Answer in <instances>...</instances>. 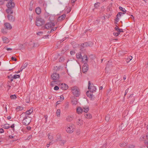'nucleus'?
<instances>
[{
	"label": "nucleus",
	"instance_id": "c03bdc74",
	"mask_svg": "<svg viewBox=\"0 0 148 148\" xmlns=\"http://www.w3.org/2000/svg\"><path fill=\"white\" fill-rule=\"evenodd\" d=\"M70 53L71 55H73L75 53V52L74 51H71L70 52Z\"/></svg>",
	"mask_w": 148,
	"mask_h": 148
},
{
	"label": "nucleus",
	"instance_id": "603ef678",
	"mask_svg": "<svg viewBox=\"0 0 148 148\" xmlns=\"http://www.w3.org/2000/svg\"><path fill=\"white\" fill-rule=\"evenodd\" d=\"M88 93H89V92L88 91L87 92H86V94L87 95V96H90V97H92V93H90V95L89 96V95H88Z\"/></svg>",
	"mask_w": 148,
	"mask_h": 148
},
{
	"label": "nucleus",
	"instance_id": "dca6fc26",
	"mask_svg": "<svg viewBox=\"0 0 148 148\" xmlns=\"http://www.w3.org/2000/svg\"><path fill=\"white\" fill-rule=\"evenodd\" d=\"M92 45V43L91 42H85L83 44L82 47H86L90 46Z\"/></svg>",
	"mask_w": 148,
	"mask_h": 148
},
{
	"label": "nucleus",
	"instance_id": "2f4dec72",
	"mask_svg": "<svg viewBox=\"0 0 148 148\" xmlns=\"http://www.w3.org/2000/svg\"><path fill=\"white\" fill-rule=\"evenodd\" d=\"M61 111L60 110L58 109L56 111V114L57 117H60V116Z\"/></svg>",
	"mask_w": 148,
	"mask_h": 148
},
{
	"label": "nucleus",
	"instance_id": "2eb2a0df",
	"mask_svg": "<svg viewBox=\"0 0 148 148\" xmlns=\"http://www.w3.org/2000/svg\"><path fill=\"white\" fill-rule=\"evenodd\" d=\"M81 60L82 62H84V63H86L88 60L87 56L86 55H84L82 57V58Z\"/></svg>",
	"mask_w": 148,
	"mask_h": 148
},
{
	"label": "nucleus",
	"instance_id": "a18cd8bd",
	"mask_svg": "<svg viewBox=\"0 0 148 148\" xmlns=\"http://www.w3.org/2000/svg\"><path fill=\"white\" fill-rule=\"evenodd\" d=\"M145 138V136H142L140 138V140H144Z\"/></svg>",
	"mask_w": 148,
	"mask_h": 148
},
{
	"label": "nucleus",
	"instance_id": "09e8293b",
	"mask_svg": "<svg viewBox=\"0 0 148 148\" xmlns=\"http://www.w3.org/2000/svg\"><path fill=\"white\" fill-rule=\"evenodd\" d=\"M134 146L133 145H130L128 146V148H134Z\"/></svg>",
	"mask_w": 148,
	"mask_h": 148
},
{
	"label": "nucleus",
	"instance_id": "4d7b16f0",
	"mask_svg": "<svg viewBox=\"0 0 148 148\" xmlns=\"http://www.w3.org/2000/svg\"><path fill=\"white\" fill-rule=\"evenodd\" d=\"M65 143V141L64 140L62 141V142L60 143V145H64V144Z\"/></svg>",
	"mask_w": 148,
	"mask_h": 148
},
{
	"label": "nucleus",
	"instance_id": "5701e85b",
	"mask_svg": "<svg viewBox=\"0 0 148 148\" xmlns=\"http://www.w3.org/2000/svg\"><path fill=\"white\" fill-rule=\"evenodd\" d=\"M77 124L79 125H81L83 124V121L80 119H79L77 122Z\"/></svg>",
	"mask_w": 148,
	"mask_h": 148
},
{
	"label": "nucleus",
	"instance_id": "39448f33",
	"mask_svg": "<svg viewBox=\"0 0 148 148\" xmlns=\"http://www.w3.org/2000/svg\"><path fill=\"white\" fill-rule=\"evenodd\" d=\"M44 23L43 19L39 17L36 18V25L38 26H41Z\"/></svg>",
	"mask_w": 148,
	"mask_h": 148
},
{
	"label": "nucleus",
	"instance_id": "6e6d98bb",
	"mask_svg": "<svg viewBox=\"0 0 148 148\" xmlns=\"http://www.w3.org/2000/svg\"><path fill=\"white\" fill-rule=\"evenodd\" d=\"M113 34L115 36H117L119 35V34H117L116 32H114Z\"/></svg>",
	"mask_w": 148,
	"mask_h": 148
},
{
	"label": "nucleus",
	"instance_id": "f8f14e48",
	"mask_svg": "<svg viewBox=\"0 0 148 148\" xmlns=\"http://www.w3.org/2000/svg\"><path fill=\"white\" fill-rule=\"evenodd\" d=\"M88 65L86 63H84L82 68V71L84 73L87 72L88 70Z\"/></svg>",
	"mask_w": 148,
	"mask_h": 148
},
{
	"label": "nucleus",
	"instance_id": "bf43d9fd",
	"mask_svg": "<svg viewBox=\"0 0 148 148\" xmlns=\"http://www.w3.org/2000/svg\"><path fill=\"white\" fill-rule=\"evenodd\" d=\"M119 27L117 26H116V27L115 28V30L117 31L119 30Z\"/></svg>",
	"mask_w": 148,
	"mask_h": 148
},
{
	"label": "nucleus",
	"instance_id": "20e7f679",
	"mask_svg": "<svg viewBox=\"0 0 148 148\" xmlns=\"http://www.w3.org/2000/svg\"><path fill=\"white\" fill-rule=\"evenodd\" d=\"M75 126L72 124H70L68 125L65 127L66 131L69 133H71L74 131Z\"/></svg>",
	"mask_w": 148,
	"mask_h": 148
},
{
	"label": "nucleus",
	"instance_id": "c85d7f7f",
	"mask_svg": "<svg viewBox=\"0 0 148 148\" xmlns=\"http://www.w3.org/2000/svg\"><path fill=\"white\" fill-rule=\"evenodd\" d=\"M132 57L131 56H130L127 58L126 60V62L127 63H128L130 61L132 60Z\"/></svg>",
	"mask_w": 148,
	"mask_h": 148
},
{
	"label": "nucleus",
	"instance_id": "49530a36",
	"mask_svg": "<svg viewBox=\"0 0 148 148\" xmlns=\"http://www.w3.org/2000/svg\"><path fill=\"white\" fill-rule=\"evenodd\" d=\"M59 89V88L57 86H55V87L54 88V89L55 90H58Z\"/></svg>",
	"mask_w": 148,
	"mask_h": 148
},
{
	"label": "nucleus",
	"instance_id": "bb28decb",
	"mask_svg": "<svg viewBox=\"0 0 148 148\" xmlns=\"http://www.w3.org/2000/svg\"><path fill=\"white\" fill-rule=\"evenodd\" d=\"M77 101L76 99H73L72 101V103L73 105H75L77 103Z\"/></svg>",
	"mask_w": 148,
	"mask_h": 148
},
{
	"label": "nucleus",
	"instance_id": "473e14b6",
	"mask_svg": "<svg viewBox=\"0 0 148 148\" xmlns=\"http://www.w3.org/2000/svg\"><path fill=\"white\" fill-rule=\"evenodd\" d=\"M56 140H59L60 141L61 140V136L60 134H57L56 136Z\"/></svg>",
	"mask_w": 148,
	"mask_h": 148
},
{
	"label": "nucleus",
	"instance_id": "aec40b11",
	"mask_svg": "<svg viewBox=\"0 0 148 148\" xmlns=\"http://www.w3.org/2000/svg\"><path fill=\"white\" fill-rule=\"evenodd\" d=\"M65 17L66 15L65 14H64L62 15L61 16H59L58 18V21H62L63 20Z\"/></svg>",
	"mask_w": 148,
	"mask_h": 148
},
{
	"label": "nucleus",
	"instance_id": "9d476101",
	"mask_svg": "<svg viewBox=\"0 0 148 148\" xmlns=\"http://www.w3.org/2000/svg\"><path fill=\"white\" fill-rule=\"evenodd\" d=\"M74 118V115H69L66 116V121L68 122H71Z\"/></svg>",
	"mask_w": 148,
	"mask_h": 148
},
{
	"label": "nucleus",
	"instance_id": "f257e3e1",
	"mask_svg": "<svg viewBox=\"0 0 148 148\" xmlns=\"http://www.w3.org/2000/svg\"><path fill=\"white\" fill-rule=\"evenodd\" d=\"M6 1H8L7 5L8 8L6 10V12L8 14H11L13 12V10L12 9L14 7V3L13 2V0H6Z\"/></svg>",
	"mask_w": 148,
	"mask_h": 148
},
{
	"label": "nucleus",
	"instance_id": "58836bf2",
	"mask_svg": "<svg viewBox=\"0 0 148 148\" xmlns=\"http://www.w3.org/2000/svg\"><path fill=\"white\" fill-rule=\"evenodd\" d=\"M100 4L99 3H95L94 4V6L95 7L97 8L99 6V4Z\"/></svg>",
	"mask_w": 148,
	"mask_h": 148
},
{
	"label": "nucleus",
	"instance_id": "a211bd4d",
	"mask_svg": "<svg viewBox=\"0 0 148 148\" xmlns=\"http://www.w3.org/2000/svg\"><path fill=\"white\" fill-rule=\"evenodd\" d=\"M2 40L4 43H8L9 41V40L7 38L5 37H3L2 38Z\"/></svg>",
	"mask_w": 148,
	"mask_h": 148
},
{
	"label": "nucleus",
	"instance_id": "c756f323",
	"mask_svg": "<svg viewBox=\"0 0 148 148\" xmlns=\"http://www.w3.org/2000/svg\"><path fill=\"white\" fill-rule=\"evenodd\" d=\"M48 138L51 140H52L53 139V137L52 134L49 133L48 134Z\"/></svg>",
	"mask_w": 148,
	"mask_h": 148
},
{
	"label": "nucleus",
	"instance_id": "412c9836",
	"mask_svg": "<svg viewBox=\"0 0 148 148\" xmlns=\"http://www.w3.org/2000/svg\"><path fill=\"white\" fill-rule=\"evenodd\" d=\"M84 116L86 118L88 119H90L92 117L91 115L89 113H85Z\"/></svg>",
	"mask_w": 148,
	"mask_h": 148
},
{
	"label": "nucleus",
	"instance_id": "4468645a",
	"mask_svg": "<svg viewBox=\"0 0 148 148\" xmlns=\"http://www.w3.org/2000/svg\"><path fill=\"white\" fill-rule=\"evenodd\" d=\"M60 88L63 90H66L68 89V86L65 84H62L60 86Z\"/></svg>",
	"mask_w": 148,
	"mask_h": 148
},
{
	"label": "nucleus",
	"instance_id": "864d4df0",
	"mask_svg": "<svg viewBox=\"0 0 148 148\" xmlns=\"http://www.w3.org/2000/svg\"><path fill=\"white\" fill-rule=\"evenodd\" d=\"M128 89L129 88H127V89L125 91V95H124V96H125V95H126L127 94V93L128 92Z\"/></svg>",
	"mask_w": 148,
	"mask_h": 148
},
{
	"label": "nucleus",
	"instance_id": "a19ab883",
	"mask_svg": "<svg viewBox=\"0 0 148 148\" xmlns=\"http://www.w3.org/2000/svg\"><path fill=\"white\" fill-rule=\"evenodd\" d=\"M30 101L29 98V97H27V99H26V102L29 103Z\"/></svg>",
	"mask_w": 148,
	"mask_h": 148
},
{
	"label": "nucleus",
	"instance_id": "e2e57ef3",
	"mask_svg": "<svg viewBox=\"0 0 148 148\" xmlns=\"http://www.w3.org/2000/svg\"><path fill=\"white\" fill-rule=\"evenodd\" d=\"M27 129L29 130H30L31 129V127L30 126H27Z\"/></svg>",
	"mask_w": 148,
	"mask_h": 148
},
{
	"label": "nucleus",
	"instance_id": "37998d69",
	"mask_svg": "<svg viewBox=\"0 0 148 148\" xmlns=\"http://www.w3.org/2000/svg\"><path fill=\"white\" fill-rule=\"evenodd\" d=\"M60 101H62L64 99V97L63 95H61L60 96Z\"/></svg>",
	"mask_w": 148,
	"mask_h": 148
},
{
	"label": "nucleus",
	"instance_id": "1a4fd4ad",
	"mask_svg": "<svg viewBox=\"0 0 148 148\" xmlns=\"http://www.w3.org/2000/svg\"><path fill=\"white\" fill-rule=\"evenodd\" d=\"M51 78L53 80H57L59 78V75L56 73H53L51 75Z\"/></svg>",
	"mask_w": 148,
	"mask_h": 148
},
{
	"label": "nucleus",
	"instance_id": "8fccbe9b",
	"mask_svg": "<svg viewBox=\"0 0 148 148\" xmlns=\"http://www.w3.org/2000/svg\"><path fill=\"white\" fill-rule=\"evenodd\" d=\"M48 116L47 115H45L44 116V118L45 120V123H46L47 121Z\"/></svg>",
	"mask_w": 148,
	"mask_h": 148
},
{
	"label": "nucleus",
	"instance_id": "f3484780",
	"mask_svg": "<svg viewBox=\"0 0 148 148\" xmlns=\"http://www.w3.org/2000/svg\"><path fill=\"white\" fill-rule=\"evenodd\" d=\"M124 14V13H122L121 12H119L116 15V21H118L119 20V17H121V16L122 15H123Z\"/></svg>",
	"mask_w": 148,
	"mask_h": 148
},
{
	"label": "nucleus",
	"instance_id": "79ce46f5",
	"mask_svg": "<svg viewBox=\"0 0 148 148\" xmlns=\"http://www.w3.org/2000/svg\"><path fill=\"white\" fill-rule=\"evenodd\" d=\"M65 60V58L63 57H60V58L59 60L60 61L62 62Z\"/></svg>",
	"mask_w": 148,
	"mask_h": 148
},
{
	"label": "nucleus",
	"instance_id": "cd10ccee",
	"mask_svg": "<svg viewBox=\"0 0 148 148\" xmlns=\"http://www.w3.org/2000/svg\"><path fill=\"white\" fill-rule=\"evenodd\" d=\"M27 65V63L25 62L24 64L23 65L22 67L21 68V69H21V70H20L21 71H22L23 69H25Z\"/></svg>",
	"mask_w": 148,
	"mask_h": 148
},
{
	"label": "nucleus",
	"instance_id": "680f3d73",
	"mask_svg": "<svg viewBox=\"0 0 148 148\" xmlns=\"http://www.w3.org/2000/svg\"><path fill=\"white\" fill-rule=\"evenodd\" d=\"M10 78V79L11 82H12L13 80V79H14L12 77H10L9 76L8 78Z\"/></svg>",
	"mask_w": 148,
	"mask_h": 148
},
{
	"label": "nucleus",
	"instance_id": "6e6552de",
	"mask_svg": "<svg viewBox=\"0 0 148 148\" xmlns=\"http://www.w3.org/2000/svg\"><path fill=\"white\" fill-rule=\"evenodd\" d=\"M55 24L52 22H49L46 23L45 25V28L49 29L52 27L54 26Z\"/></svg>",
	"mask_w": 148,
	"mask_h": 148
},
{
	"label": "nucleus",
	"instance_id": "774afa93",
	"mask_svg": "<svg viewBox=\"0 0 148 148\" xmlns=\"http://www.w3.org/2000/svg\"><path fill=\"white\" fill-rule=\"evenodd\" d=\"M55 82H56V81H53L51 83V85H52V86H53V84Z\"/></svg>",
	"mask_w": 148,
	"mask_h": 148
},
{
	"label": "nucleus",
	"instance_id": "72a5a7b5",
	"mask_svg": "<svg viewBox=\"0 0 148 148\" xmlns=\"http://www.w3.org/2000/svg\"><path fill=\"white\" fill-rule=\"evenodd\" d=\"M3 126V128L6 129H7L10 127L9 124H6L4 125Z\"/></svg>",
	"mask_w": 148,
	"mask_h": 148
},
{
	"label": "nucleus",
	"instance_id": "393cba45",
	"mask_svg": "<svg viewBox=\"0 0 148 148\" xmlns=\"http://www.w3.org/2000/svg\"><path fill=\"white\" fill-rule=\"evenodd\" d=\"M23 107L20 106H18L16 108V110L17 111H20L22 110H23Z\"/></svg>",
	"mask_w": 148,
	"mask_h": 148
},
{
	"label": "nucleus",
	"instance_id": "69168bd1",
	"mask_svg": "<svg viewBox=\"0 0 148 148\" xmlns=\"http://www.w3.org/2000/svg\"><path fill=\"white\" fill-rule=\"evenodd\" d=\"M42 34V32H38L37 33V34L38 35H40L41 34Z\"/></svg>",
	"mask_w": 148,
	"mask_h": 148
},
{
	"label": "nucleus",
	"instance_id": "3c124183",
	"mask_svg": "<svg viewBox=\"0 0 148 148\" xmlns=\"http://www.w3.org/2000/svg\"><path fill=\"white\" fill-rule=\"evenodd\" d=\"M67 38H68L67 37H65L64 38H63V39H62L60 40V42H63L64 40H65Z\"/></svg>",
	"mask_w": 148,
	"mask_h": 148
},
{
	"label": "nucleus",
	"instance_id": "ea45409f",
	"mask_svg": "<svg viewBox=\"0 0 148 148\" xmlns=\"http://www.w3.org/2000/svg\"><path fill=\"white\" fill-rule=\"evenodd\" d=\"M29 19L30 21H32L33 18L32 15H30L29 16Z\"/></svg>",
	"mask_w": 148,
	"mask_h": 148
},
{
	"label": "nucleus",
	"instance_id": "f03ea898",
	"mask_svg": "<svg viewBox=\"0 0 148 148\" xmlns=\"http://www.w3.org/2000/svg\"><path fill=\"white\" fill-rule=\"evenodd\" d=\"M71 90L72 93L75 97H78L80 94V91L79 88L74 86L71 87Z\"/></svg>",
	"mask_w": 148,
	"mask_h": 148
},
{
	"label": "nucleus",
	"instance_id": "ddd939ff",
	"mask_svg": "<svg viewBox=\"0 0 148 148\" xmlns=\"http://www.w3.org/2000/svg\"><path fill=\"white\" fill-rule=\"evenodd\" d=\"M7 17L8 20L10 21L13 22L14 20V17L11 15L8 14L7 15Z\"/></svg>",
	"mask_w": 148,
	"mask_h": 148
},
{
	"label": "nucleus",
	"instance_id": "13d9d810",
	"mask_svg": "<svg viewBox=\"0 0 148 148\" xmlns=\"http://www.w3.org/2000/svg\"><path fill=\"white\" fill-rule=\"evenodd\" d=\"M62 101H60V100L58 101L56 103V104L57 105H58V104H60Z\"/></svg>",
	"mask_w": 148,
	"mask_h": 148
},
{
	"label": "nucleus",
	"instance_id": "0e129e2a",
	"mask_svg": "<svg viewBox=\"0 0 148 148\" xmlns=\"http://www.w3.org/2000/svg\"><path fill=\"white\" fill-rule=\"evenodd\" d=\"M117 32H123V29H119V30H118V31H117Z\"/></svg>",
	"mask_w": 148,
	"mask_h": 148
},
{
	"label": "nucleus",
	"instance_id": "f704fd0d",
	"mask_svg": "<svg viewBox=\"0 0 148 148\" xmlns=\"http://www.w3.org/2000/svg\"><path fill=\"white\" fill-rule=\"evenodd\" d=\"M119 9L121 11H122L123 12H126V10L124 8H123L121 7L120 6L119 7Z\"/></svg>",
	"mask_w": 148,
	"mask_h": 148
},
{
	"label": "nucleus",
	"instance_id": "a878e982",
	"mask_svg": "<svg viewBox=\"0 0 148 148\" xmlns=\"http://www.w3.org/2000/svg\"><path fill=\"white\" fill-rule=\"evenodd\" d=\"M83 111L85 113H87V112L88 111L89 109L88 107H85L83 108Z\"/></svg>",
	"mask_w": 148,
	"mask_h": 148
},
{
	"label": "nucleus",
	"instance_id": "4be33fe9",
	"mask_svg": "<svg viewBox=\"0 0 148 148\" xmlns=\"http://www.w3.org/2000/svg\"><path fill=\"white\" fill-rule=\"evenodd\" d=\"M35 11L37 14H39L41 12V10L40 7H38L36 9Z\"/></svg>",
	"mask_w": 148,
	"mask_h": 148
},
{
	"label": "nucleus",
	"instance_id": "4c0bfd02",
	"mask_svg": "<svg viewBox=\"0 0 148 148\" xmlns=\"http://www.w3.org/2000/svg\"><path fill=\"white\" fill-rule=\"evenodd\" d=\"M105 120L107 122L109 121V116L108 115L106 116Z\"/></svg>",
	"mask_w": 148,
	"mask_h": 148
},
{
	"label": "nucleus",
	"instance_id": "0eeeda50",
	"mask_svg": "<svg viewBox=\"0 0 148 148\" xmlns=\"http://www.w3.org/2000/svg\"><path fill=\"white\" fill-rule=\"evenodd\" d=\"M88 89H89L90 91L92 92H95L96 90V88L93 85H91V84L90 81H89L88 82Z\"/></svg>",
	"mask_w": 148,
	"mask_h": 148
},
{
	"label": "nucleus",
	"instance_id": "c9c22d12",
	"mask_svg": "<svg viewBox=\"0 0 148 148\" xmlns=\"http://www.w3.org/2000/svg\"><path fill=\"white\" fill-rule=\"evenodd\" d=\"M20 76L19 75H15L12 77L14 79H16L20 77Z\"/></svg>",
	"mask_w": 148,
	"mask_h": 148
},
{
	"label": "nucleus",
	"instance_id": "5fc2aeb1",
	"mask_svg": "<svg viewBox=\"0 0 148 148\" xmlns=\"http://www.w3.org/2000/svg\"><path fill=\"white\" fill-rule=\"evenodd\" d=\"M11 59L12 60H14L15 61H16V60H17V59L16 58H14V57H11Z\"/></svg>",
	"mask_w": 148,
	"mask_h": 148
},
{
	"label": "nucleus",
	"instance_id": "423d86ee",
	"mask_svg": "<svg viewBox=\"0 0 148 148\" xmlns=\"http://www.w3.org/2000/svg\"><path fill=\"white\" fill-rule=\"evenodd\" d=\"M33 112L32 109L31 108L28 110H27L26 112L22 113L20 115V117H23V116H29Z\"/></svg>",
	"mask_w": 148,
	"mask_h": 148
},
{
	"label": "nucleus",
	"instance_id": "052dcab7",
	"mask_svg": "<svg viewBox=\"0 0 148 148\" xmlns=\"http://www.w3.org/2000/svg\"><path fill=\"white\" fill-rule=\"evenodd\" d=\"M4 132L3 129L2 128L0 129V133H3Z\"/></svg>",
	"mask_w": 148,
	"mask_h": 148
},
{
	"label": "nucleus",
	"instance_id": "6ab92c4d",
	"mask_svg": "<svg viewBox=\"0 0 148 148\" xmlns=\"http://www.w3.org/2000/svg\"><path fill=\"white\" fill-rule=\"evenodd\" d=\"M83 110L80 107H78L76 110L77 112L79 114H81L83 112Z\"/></svg>",
	"mask_w": 148,
	"mask_h": 148
},
{
	"label": "nucleus",
	"instance_id": "de8ad7c7",
	"mask_svg": "<svg viewBox=\"0 0 148 148\" xmlns=\"http://www.w3.org/2000/svg\"><path fill=\"white\" fill-rule=\"evenodd\" d=\"M4 49H6L8 51H11L12 50V49L11 48H7L6 47H5Z\"/></svg>",
	"mask_w": 148,
	"mask_h": 148
},
{
	"label": "nucleus",
	"instance_id": "9b49d317",
	"mask_svg": "<svg viewBox=\"0 0 148 148\" xmlns=\"http://www.w3.org/2000/svg\"><path fill=\"white\" fill-rule=\"evenodd\" d=\"M4 26L6 29L10 30L12 29V27L11 25L8 23H5L4 24Z\"/></svg>",
	"mask_w": 148,
	"mask_h": 148
},
{
	"label": "nucleus",
	"instance_id": "7ed1b4c3",
	"mask_svg": "<svg viewBox=\"0 0 148 148\" xmlns=\"http://www.w3.org/2000/svg\"><path fill=\"white\" fill-rule=\"evenodd\" d=\"M23 117L22 121L23 124L26 125H28L31 121V118L29 116L26 115L23 116Z\"/></svg>",
	"mask_w": 148,
	"mask_h": 148
},
{
	"label": "nucleus",
	"instance_id": "e433bc0d",
	"mask_svg": "<svg viewBox=\"0 0 148 148\" xmlns=\"http://www.w3.org/2000/svg\"><path fill=\"white\" fill-rule=\"evenodd\" d=\"M120 146L121 147H125L126 146V143H120Z\"/></svg>",
	"mask_w": 148,
	"mask_h": 148
},
{
	"label": "nucleus",
	"instance_id": "b1692460",
	"mask_svg": "<svg viewBox=\"0 0 148 148\" xmlns=\"http://www.w3.org/2000/svg\"><path fill=\"white\" fill-rule=\"evenodd\" d=\"M76 57L78 60H81L82 58V56L81 55V53H77L76 54Z\"/></svg>",
	"mask_w": 148,
	"mask_h": 148
},
{
	"label": "nucleus",
	"instance_id": "7c9ffc66",
	"mask_svg": "<svg viewBox=\"0 0 148 148\" xmlns=\"http://www.w3.org/2000/svg\"><path fill=\"white\" fill-rule=\"evenodd\" d=\"M10 99L12 100L16 99L17 98L16 96V95H15V94L13 95H11L10 96Z\"/></svg>",
	"mask_w": 148,
	"mask_h": 148
},
{
	"label": "nucleus",
	"instance_id": "338daca9",
	"mask_svg": "<svg viewBox=\"0 0 148 148\" xmlns=\"http://www.w3.org/2000/svg\"><path fill=\"white\" fill-rule=\"evenodd\" d=\"M49 35H46L44 36V38H49Z\"/></svg>",
	"mask_w": 148,
	"mask_h": 148
}]
</instances>
